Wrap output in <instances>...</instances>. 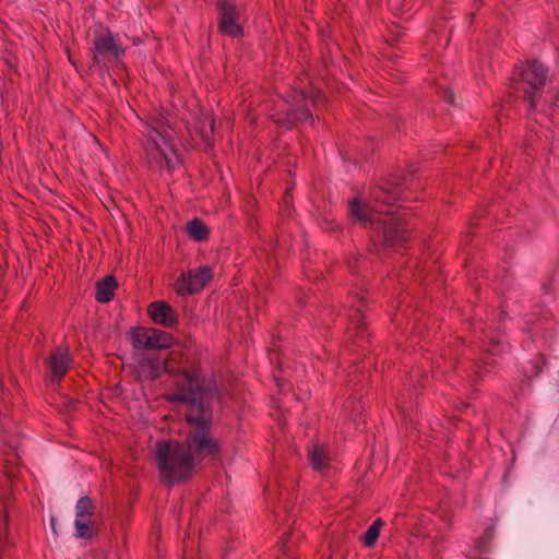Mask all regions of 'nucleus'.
<instances>
[{
    "label": "nucleus",
    "instance_id": "f257e3e1",
    "mask_svg": "<svg viewBox=\"0 0 559 559\" xmlns=\"http://www.w3.org/2000/svg\"><path fill=\"white\" fill-rule=\"evenodd\" d=\"M176 384L177 391L167 394L166 399L186 404V419L190 429L186 444L174 440L156 444L162 479L169 485L188 478L203 459H216L219 455L218 443L210 435L212 412L202 380L183 370L178 373Z\"/></svg>",
    "mask_w": 559,
    "mask_h": 559
},
{
    "label": "nucleus",
    "instance_id": "f03ea898",
    "mask_svg": "<svg viewBox=\"0 0 559 559\" xmlns=\"http://www.w3.org/2000/svg\"><path fill=\"white\" fill-rule=\"evenodd\" d=\"M399 198L397 191H386L379 187L372 190L373 205L359 199L349 202V217L373 230L372 240L382 241L385 246H400L407 240L405 224L394 216L392 210H382V206H391Z\"/></svg>",
    "mask_w": 559,
    "mask_h": 559
},
{
    "label": "nucleus",
    "instance_id": "7ed1b4c3",
    "mask_svg": "<svg viewBox=\"0 0 559 559\" xmlns=\"http://www.w3.org/2000/svg\"><path fill=\"white\" fill-rule=\"evenodd\" d=\"M173 140L174 130L166 123V120L163 117L153 118L146 127L143 143L145 158L151 168L171 169Z\"/></svg>",
    "mask_w": 559,
    "mask_h": 559
},
{
    "label": "nucleus",
    "instance_id": "20e7f679",
    "mask_svg": "<svg viewBox=\"0 0 559 559\" xmlns=\"http://www.w3.org/2000/svg\"><path fill=\"white\" fill-rule=\"evenodd\" d=\"M546 79L547 69L537 61L526 62L519 68L513 81L514 90L522 94L530 109L535 108L540 99Z\"/></svg>",
    "mask_w": 559,
    "mask_h": 559
},
{
    "label": "nucleus",
    "instance_id": "39448f33",
    "mask_svg": "<svg viewBox=\"0 0 559 559\" xmlns=\"http://www.w3.org/2000/svg\"><path fill=\"white\" fill-rule=\"evenodd\" d=\"M92 51L93 64H98L102 61L107 68L122 66L124 49L108 28L95 31Z\"/></svg>",
    "mask_w": 559,
    "mask_h": 559
},
{
    "label": "nucleus",
    "instance_id": "423d86ee",
    "mask_svg": "<svg viewBox=\"0 0 559 559\" xmlns=\"http://www.w3.org/2000/svg\"><path fill=\"white\" fill-rule=\"evenodd\" d=\"M213 269L209 265H201L182 273L175 282V290L180 296L195 294L202 290L213 278Z\"/></svg>",
    "mask_w": 559,
    "mask_h": 559
},
{
    "label": "nucleus",
    "instance_id": "0eeeda50",
    "mask_svg": "<svg viewBox=\"0 0 559 559\" xmlns=\"http://www.w3.org/2000/svg\"><path fill=\"white\" fill-rule=\"evenodd\" d=\"M173 342L171 334L157 329L139 328L132 335V344L139 349H164L170 347Z\"/></svg>",
    "mask_w": 559,
    "mask_h": 559
},
{
    "label": "nucleus",
    "instance_id": "6e6552de",
    "mask_svg": "<svg viewBox=\"0 0 559 559\" xmlns=\"http://www.w3.org/2000/svg\"><path fill=\"white\" fill-rule=\"evenodd\" d=\"M217 11L221 33L230 37L242 36L238 8L229 0H218Z\"/></svg>",
    "mask_w": 559,
    "mask_h": 559
},
{
    "label": "nucleus",
    "instance_id": "1a4fd4ad",
    "mask_svg": "<svg viewBox=\"0 0 559 559\" xmlns=\"http://www.w3.org/2000/svg\"><path fill=\"white\" fill-rule=\"evenodd\" d=\"M73 360L68 346L56 347L49 355L47 368L50 372L52 382H60L69 369L72 367Z\"/></svg>",
    "mask_w": 559,
    "mask_h": 559
},
{
    "label": "nucleus",
    "instance_id": "9d476101",
    "mask_svg": "<svg viewBox=\"0 0 559 559\" xmlns=\"http://www.w3.org/2000/svg\"><path fill=\"white\" fill-rule=\"evenodd\" d=\"M10 495L9 489L0 492V500L4 506L3 514L0 519V559H8L7 551L15 545V534L11 532L9 524Z\"/></svg>",
    "mask_w": 559,
    "mask_h": 559
},
{
    "label": "nucleus",
    "instance_id": "9b49d317",
    "mask_svg": "<svg viewBox=\"0 0 559 559\" xmlns=\"http://www.w3.org/2000/svg\"><path fill=\"white\" fill-rule=\"evenodd\" d=\"M147 312L156 324L165 328H173L178 322L176 311L165 301L152 302L147 308Z\"/></svg>",
    "mask_w": 559,
    "mask_h": 559
},
{
    "label": "nucleus",
    "instance_id": "f8f14e48",
    "mask_svg": "<svg viewBox=\"0 0 559 559\" xmlns=\"http://www.w3.org/2000/svg\"><path fill=\"white\" fill-rule=\"evenodd\" d=\"M75 536L83 539H92L98 533V524L95 518H75Z\"/></svg>",
    "mask_w": 559,
    "mask_h": 559
},
{
    "label": "nucleus",
    "instance_id": "ddd939ff",
    "mask_svg": "<svg viewBox=\"0 0 559 559\" xmlns=\"http://www.w3.org/2000/svg\"><path fill=\"white\" fill-rule=\"evenodd\" d=\"M118 283L114 276H107L96 284V300L108 302L112 299Z\"/></svg>",
    "mask_w": 559,
    "mask_h": 559
},
{
    "label": "nucleus",
    "instance_id": "4468645a",
    "mask_svg": "<svg viewBox=\"0 0 559 559\" xmlns=\"http://www.w3.org/2000/svg\"><path fill=\"white\" fill-rule=\"evenodd\" d=\"M9 447L11 448V452H5L3 457V473L5 475L7 481H12L15 477V473L13 467L17 466L20 456L15 453L16 444L14 440L9 436L7 439Z\"/></svg>",
    "mask_w": 559,
    "mask_h": 559
},
{
    "label": "nucleus",
    "instance_id": "2eb2a0df",
    "mask_svg": "<svg viewBox=\"0 0 559 559\" xmlns=\"http://www.w3.org/2000/svg\"><path fill=\"white\" fill-rule=\"evenodd\" d=\"M309 459L316 471L322 472L329 467L330 459L323 445L314 444L309 451Z\"/></svg>",
    "mask_w": 559,
    "mask_h": 559
},
{
    "label": "nucleus",
    "instance_id": "dca6fc26",
    "mask_svg": "<svg viewBox=\"0 0 559 559\" xmlns=\"http://www.w3.org/2000/svg\"><path fill=\"white\" fill-rule=\"evenodd\" d=\"M189 236L197 241H204L209 238L210 229L198 218L192 219L187 225Z\"/></svg>",
    "mask_w": 559,
    "mask_h": 559
},
{
    "label": "nucleus",
    "instance_id": "f3484780",
    "mask_svg": "<svg viewBox=\"0 0 559 559\" xmlns=\"http://www.w3.org/2000/svg\"><path fill=\"white\" fill-rule=\"evenodd\" d=\"M95 504L87 496L79 499L75 506V518H95Z\"/></svg>",
    "mask_w": 559,
    "mask_h": 559
},
{
    "label": "nucleus",
    "instance_id": "a211bd4d",
    "mask_svg": "<svg viewBox=\"0 0 559 559\" xmlns=\"http://www.w3.org/2000/svg\"><path fill=\"white\" fill-rule=\"evenodd\" d=\"M382 525H383V521L381 519H377L368 527L366 534L362 537V543H364L365 546L372 547L376 544Z\"/></svg>",
    "mask_w": 559,
    "mask_h": 559
},
{
    "label": "nucleus",
    "instance_id": "6ab92c4d",
    "mask_svg": "<svg viewBox=\"0 0 559 559\" xmlns=\"http://www.w3.org/2000/svg\"><path fill=\"white\" fill-rule=\"evenodd\" d=\"M349 318H350V321H352V324H353V329L359 330V332H361L362 329H364V324H362V321H361L362 316L360 313V309L356 308L354 310V313L349 314Z\"/></svg>",
    "mask_w": 559,
    "mask_h": 559
},
{
    "label": "nucleus",
    "instance_id": "aec40b11",
    "mask_svg": "<svg viewBox=\"0 0 559 559\" xmlns=\"http://www.w3.org/2000/svg\"><path fill=\"white\" fill-rule=\"evenodd\" d=\"M180 358V353L178 352H171L168 356V358L164 362L165 371L173 372L174 369L171 368V362L177 361Z\"/></svg>",
    "mask_w": 559,
    "mask_h": 559
},
{
    "label": "nucleus",
    "instance_id": "412c9836",
    "mask_svg": "<svg viewBox=\"0 0 559 559\" xmlns=\"http://www.w3.org/2000/svg\"><path fill=\"white\" fill-rule=\"evenodd\" d=\"M9 405V394L3 389V385L0 386V414H2Z\"/></svg>",
    "mask_w": 559,
    "mask_h": 559
},
{
    "label": "nucleus",
    "instance_id": "4be33fe9",
    "mask_svg": "<svg viewBox=\"0 0 559 559\" xmlns=\"http://www.w3.org/2000/svg\"><path fill=\"white\" fill-rule=\"evenodd\" d=\"M150 367H151V378L152 379L157 378L158 370H159L158 364L152 361V362H150Z\"/></svg>",
    "mask_w": 559,
    "mask_h": 559
},
{
    "label": "nucleus",
    "instance_id": "5701e85b",
    "mask_svg": "<svg viewBox=\"0 0 559 559\" xmlns=\"http://www.w3.org/2000/svg\"><path fill=\"white\" fill-rule=\"evenodd\" d=\"M498 346H499V343H498V342H492L491 347L488 349V350H489V354H490V355H497V354H498V352H499Z\"/></svg>",
    "mask_w": 559,
    "mask_h": 559
},
{
    "label": "nucleus",
    "instance_id": "b1692460",
    "mask_svg": "<svg viewBox=\"0 0 559 559\" xmlns=\"http://www.w3.org/2000/svg\"><path fill=\"white\" fill-rule=\"evenodd\" d=\"M307 117H310V114L308 111H300V115L297 116L298 119H306Z\"/></svg>",
    "mask_w": 559,
    "mask_h": 559
},
{
    "label": "nucleus",
    "instance_id": "393cba45",
    "mask_svg": "<svg viewBox=\"0 0 559 559\" xmlns=\"http://www.w3.org/2000/svg\"><path fill=\"white\" fill-rule=\"evenodd\" d=\"M356 263H357V259L355 260V262H349V267L354 271L355 267H356Z\"/></svg>",
    "mask_w": 559,
    "mask_h": 559
},
{
    "label": "nucleus",
    "instance_id": "a878e982",
    "mask_svg": "<svg viewBox=\"0 0 559 559\" xmlns=\"http://www.w3.org/2000/svg\"><path fill=\"white\" fill-rule=\"evenodd\" d=\"M0 426H1V428L3 429V431H5V430H7V428H4V424H3L2 421L0 423ZM8 430H9V427H8Z\"/></svg>",
    "mask_w": 559,
    "mask_h": 559
},
{
    "label": "nucleus",
    "instance_id": "bb28decb",
    "mask_svg": "<svg viewBox=\"0 0 559 559\" xmlns=\"http://www.w3.org/2000/svg\"><path fill=\"white\" fill-rule=\"evenodd\" d=\"M210 124H211V129H213L214 128V120L213 119L210 120Z\"/></svg>",
    "mask_w": 559,
    "mask_h": 559
}]
</instances>
